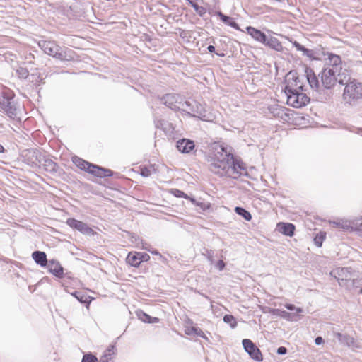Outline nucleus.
Wrapping results in <instances>:
<instances>
[{
	"instance_id": "39",
	"label": "nucleus",
	"mask_w": 362,
	"mask_h": 362,
	"mask_svg": "<svg viewBox=\"0 0 362 362\" xmlns=\"http://www.w3.org/2000/svg\"><path fill=\"white\" fill-rule=\"evenodd\" d=\"M137 316L141 321H143L144 322L149 323V322H151L150 320L151 319V316H150L149 315L145 313L144 312H143L141 310L137 312Z\"/></svg>"
},
{
	"instance_id": "31",
	"label": "nucleus",
	"mask_w": 362,
	"mask_h": 362,
	"mask_svg": "<svg viewBox=\"0 0 362 362\" xmlns=\"http://www.w3.org/2000/svg\"><path fill=\"white\" fill-rule=\"evenodd\" d=\"M72 295L81 303L86 304V307H88L90 303V296H87L83 292L75 291L72 293Z\"/></svg>"
},
{
	"instance_id": "17",
	"label": "nucleus",
	"mask_w": 362,
	"mask_h": 362,
	"mask_svg": "<svg viewBox=\"0 0 362 362\" xmlns=\"http://www.w3.org/2000/svg\"><path fill=\"white\" fill-rule=\"evenodd\" d=\"M287 85H290L291 88H293V89H296L297 90H303V88L302 84H300V78L298 76H296V72L290 71L287 74V78H286Z\"/></svg>"
},
{
	"instance_id": "42",
	"label": "nucleus",
	"mask_w": 362,
	"mask_h": 362,
	"mask_svg": "<svg viewBox=\"0 0 362 362\" xmlns=\"http://www.w3.org/2000/svg\"><path fill=\"white\" fill-rule=\"evenodd\" d=\"M285 307L289 310H296V313H294V315H296V316H298L299 313H301L303 312V310L301 308H296L295 305L293 304H286Z\"/></svg>"
},
{
	"instance_id": "52",
	"label": "nucleus",
	"mask_w": 362,
	"mask_h": 362,
	"mask_svg": "<svg viewBox=\"0 0 362 362\" xmlns=\"http://www.w3.org/2000/svg\"><path fill=\"white\" fill-rule=\"evenodd\" d=\"M207 49L209 52L212 53L215 52V47L213 45H209Z\"/></svg>"
},
{
	"instance_id": "50",
	"label": "nucleus",
	"mask_w": 362,
	"mask_h": 362,
	"mask_svg": "<svg viewBox=\"0 0 362 362\" xmlns=\"http://www.w3.org/2000/svg\"><path fill=\"white\" fill-rule=\"evenodd\" d=\"M344 268H341V269H336L335 271L332 272L330 274H331V275H332L333 274H339V272H344Z\"/></svg>"
},
{
	"instance_id": "54",
	"label": "nucleus",
	"mask_w": 362,
	"mask_h": 362,
	"mask_svg": "<svg viewBox=\"0 0 362 362\" xmlns=\"http://www.w3.org/2000/svg\"><path fill=\"white\" fill-rule=\"evenodd\" d=\"M4 151V146L0 144V153H3Z\"/></svg>"
},
{
	"instance_id": "18",
	"label": "nucleus",
	"mask_w": 362,
	"mask_h": 362,
	"mask_svg": "<svg viewBox=\"0 0 362 362\" xmlns=\"http://www.w3.org/2000/svg\"><path fill=\"white\" fill-rule=\"evenodd\" d=\"M88 173L100 178L111 177L112 175V171L111 170L105 169L93 164H92Z\"/></svg>"
},
{
	"instance_id": "3",
	"label": "nucleus",
	"mask_w": 362,
	"mask_h": 362,
	"mask_svg": "<svg viewBox=\"0 0 362 362\" xmlns=\"http://www.w3.org/2000/svg\"><path fill=\"white\" fill-rule=\"evenodd\" d=\"M345 85L342 98L346 104L355 105L362 101V83L356 80H349Z\"/></svg>"
},
{
	"instance_id": "23",
	"label": "nucleus",
	"mask_w": 362,
	"mask_h": 362,
	"mask_svg": "<svg viewBox=\"0 0 362 362\" xmlns=\"http://www.w3.org/2000/svg\"><path fill=\"white\" fill-rule=\"evenodd\" d=\"M264 45L270 47L271 49H274L277 52L283 51V46L279 40L275 37H267L266 42L264 44Z\"/></svg>"
},
{
	"instance_id": "1",
	"label": "nucleus",
	"mask_w": 362,
	"mask_h": 362,
	"mask_svg": "<svg viewBox=\"0 0 362 362\" xmlns=\"http://www.w3.org/2000/svg\"><path fill=\"white\" fill-rule=\"evenodd\" d=\"M320 75L323 88L322 91H330L337 82L344 84L350 80L349 71L343 68L341 57L332 53L327 54V58L325 59Z\"/></svg>"
},
{
	"instance_id": "9",
	"label": "nucleus",
	"mask_w": 362,
	"mask_h": 362,
	"mask_svg": "<svg viewBox=\"0 0 362 362\" xmlns=\"http://www.w3.org/2000/svg\"><path fill=\"white\" fill-rule=\"evenodd\" d=\"M242 344L245 351L252 359L256 361H262L263 360L260 350L250 339H245L242 341Z\"/></svg>"
},
{
	"instance_id": "19",
	"label": "nucleus",
	"mask_w": 362,
	"mask_h": 362,
	"mask_svg": "<svg viewBox=\"0 0 362 362\" xmlns=\"http://www.w3.org/2000/svg\"><path fill=\"white\" fill-rule=\"evenodd\" d=\"M295 226L291 223L280 222L276 225V230L284 235L292 237L294 235Z\"/></svg>"
},
{
	"instance_id": "15",
	"label": "nucleus",
	"mask_w": 362,
	"mask_h": 362,
	"mask_svg": "<svg viewBox=\"0 0 362 362\" xmlns=\"http://www.w3.org/2000/svg\"><path fill=\"white\" fill-rule=\"evenodd\" d=\"M49 272L57 278H62L64 276V269L60 263L56 260H49L47 264Z\"/></svg>"
},
{
	"instance_id": "28",
	"label": "nucleus",
	"mask_w": 362,
	"mask_h": 362,
	"mask_svg": "<svg viewBox=\"0 0 362 362\" xmlns=\"http://www.w3.org/2000/svg\"><path fill=\"white\" fill-rule=\"evenodd\" d=\"M334 337H336L342 344H345L349 346L354 343V338L349 335L343 334L339 332L334 333Z\"/></svg>"
},
{
	"instance_id": "47",
	"label": "nucleus",
	"mask_w": 362,
	"mask_h": 362,
	"mask_svg": "<svg viewBox=\"0 0 362 362\" xmlns=\"http://www.w3.org/2000/svg\"><path fill=\"white\" fill-rule=\"evenodd\" d=\"M332 98V94H330V93H324L321 96H320V100H329Z\"/></svg>"
},
{
	"instance_id": "13",
	"label": "nucleus",
	"mask_w": 362,
	"mask_h": 362,
	"mask_svg": "<svg viewBox=\"0 0 362 362\" xmlns=\"http://www.w3.org/2000/svg\"><path fill=\"white\" fill-rule=\"evenodd\" d=\"M305 73L307 81L311 88L318 92L322 90L323 88L320 86L318 78L316 76L313 70L307 69Z\"/></svg>"
},
{
	"instance_id": "57",
	"label": "nucleus",
	"mask_w": 362,
	"mask_h": 362,
	"mask_svg": "<svg viewBox=\"0 0 362 362\" xmlns=\"http://www.w3.org/2000/svg\"><path fill=\"white\" fill-rule=\"evenodd\" d=\"M361 293L362 294V288H361Z\"/></svg>"
},
{
	"instance_id": "53",
	"label": "nucleus",
	"mask_w": 362,
	"mask_h": 362,
	"mask_svg": "<svg viewBox=\"0 0 362 362\" xmlns=\"http://www.w3.org/2000/svg\"><path fill=\"white\" fill-rule=\"evenodd\" d=\"M151 322L149 323H156L159 321V319L156 317H151V319L150 320Z\"/></svg>"
},
{
	"instance_id": "10",
	"label": "nucleus",
	"mask_w": 362,
	"mask_h": 362,
	"mask_svg": "<svg viewBox=\"0 0 362 362\" xmlns=\"http://www.w3.org/2000/svg\"><path fill=\"white\" fill-rule=\"evenodd\" d=\"M243 171H245V168L234 160L233 155L232 154V159L226 168L224 176L236 179L243 173Z\"/></svg>"
},
{
	"instance_id": "4",
	"label": "nucleus",
	"mask_w": 362,
	"mask_h": 362,
	"mask_svg": "<svg viewBox=\"0 0 362 362\" xmlns=\"http://www.w3.org/2000/svg\"><path fill=\"white\" fill-rule=\"evenodd\" d=\"M284 91L287 96V104L295 108H300L310 101V98L305 93H300L290 85L286 86Z\"/></svg>"
},
{
	"instance_id": "40",
	"label": "nucleus",
	"mask_w": 362,
	"mask_h": 362,
	"mask_svg": "<svg viewBox=\"0 0 362 362\" xmlns=\"http://www.w3.org/2000/svg\"><path fill=\"white\" fill-rule=\"evenodd\" d=\"M325 238V234H322V233L317 234L314 238V243H315V244L317 247H321L322 245V243H323V240H324Z\"/></svg>"
},
{
	"instance_id": "45",
	"label": "nucleus",
	"mask_w": 362,
	"mask_h": 362,
	"mask_svg": "<svg viewBox=\"0 0 362 362\" xmlns=\"http://www.w3.org/2000/svg\"><path fill=\"white\" fill-rule=\"evenodd\" d=\"M139 256V260H141V263L142 262H146L150 259V256L146 253L138 252Z\"/></svg>"
},
{
	"instance_id": "38",
	"label": "nucleus",
	"mask_w": 362,
	"mask_h": 362,
	"mask_svg": "<svg viewBox=\"0 0 362 362\" xmlns=\"http://www.w3.org/2000/svg\"><path fill=\"white\" fill-rule=\"evenodd\" d=\"M16 73L18 74V76L21 78H27L29 75V71L26 68L23 67H19L16 70Z\"/></svg>"
},
{
	"instance_id": "44",
	"label": "nucleus",
	"mask_w": 362,
	"mask_h": 362,
	"mask_svg": "<svg viewBox=\"0 0 362 362\" xmlns=\"http://www.w3.org/2000/svg\"><path fill=\"white\" fill-rule=\"evenodd\" d=\"M206 254H204L207 259L212 264L214 262V252L211 250H206Z\"/></svg>"
},
{
	"instance_id": "33",
	"label": "nucleus",
	"mask_w": 362,
	"mask_h": 362,
	"mask_svg": "<svg viewBox=\"0 0 362 362\" xmlns=\"http://www.w3.org/2000/svg\"><path fill=\"white\" fill-rule=\"evenodd\" d=\"M185 334L187 335L199 336L204 337V332L201 329L197 327H187L185 329Z\"/></svg>"
},
{
	"instance_id": "49",
	"label": "nucleus",
	"mask_w": 362,
	"mask_h": 362,
	"mask_svg": "<svg viewBox=\"0 0 362 362\" xmlns=\"http://www.w3.org/2000/svg\"><path fill=\"white\" fill-rule=\"evenodd\" d=\"M324 342L323 339L321 337H317L315 339V343L316 345H320Z\"/></svg>"
},
{
	"instance_id": "51",
	"label": "nucleus",
	"mask_w": 362,
	"mask_h": 362,
	"mask_svg": "<svg viewBox=\"0 0 362 362\" xmlns=\"http://www.w3.org/2000/svg\"><path fill=\"white\" fill-rule=\"evenodd\" d=\"M163 122H164V121H163V120H159V121L156 122V127L158 128L163 127Z\"/></svg>"
},
{
	"instance_id": "22",
	"label": "nucleus",
	"mask_w": 362,
	"mask_h": 362,
	"mask_svg": "<svg viewBox=\"0 0 362 362\" xmlns=\"http://www.w3.org/2000/svg\"><path fill=\"white\" fill-rule=\"evenodd\" d=\"M116 355L115 346L112 344L106 350L100 358L99 362H114V358Z\"/></svg>"
},
{
	"instance_id": "14",
	"label": "nucleus",
	"mask_w": 362,
	"mask_h": 362,
	"mask_svg": "<svg viewBox=\"0 0 362 362\" xmlns=\"http://www.w3.org/2000/svg\"><path fill=\"white\" fill-rule=\"evenodd\" d=\"M194 141L187 139H182L177 142V148L182 153H190L194 150Z\"/></svg>"
},
{
	"instance_id": "25",
	"label": "nucleus",
	"mask_w": 362,
	"mask_h": 362,
	"mask_svg": "<svg viewBox=\"0 0 362 362\" xmlns=\"http://www.w3.org/2000/svg\"><path fill=\"white\" fill-rule=\"evenodd\" d=\"M216 15L220 17V19L224 23L227 24L228 25L232 27L233 28H234L237 30H240V28L239 25H238V23L236 22H235L232 18L224 15L221 11H218L216 13Z\"/></svg>"
},
{
	"instance_id": "6",
	"label": "nucleus",
	"mask_w": 362,
	"mask_h": 362,
	"mask_svg": "<svg viewBox=\"0 0 362 362\" xmlns=\"http://www.w3.org/2000/svg\"><path fill=\"white\" fill-rule=\"evenodd\" d=\"M0 107L11 118L16 117V108L13 101V95L9 90H6L1 93Z\"/></svg>"
},
{
	"instance_id": "29",
	"label": "nucleus",
	"mask_w": 362,
	"mask_h": 362,
	"mask_svg": "<svg viewBox=\"0 0 362 362\" xmlns=\"http://www.w3.org/2000/svg\"><path fill=\"white\" fill-rule=\"evenodd\" d=\"M272 313L274 315H279L284 319H286L287 320H291V321L294 320L295 317H296V315H294V313H291L286 310H281L280 309L273 310Z\"/></svg>"
},
{
	"instance_id": "2",
	"label": "nucleus",
	"mask_w": 362,
	"mask_h": 362,
	"mask_svg": "<svg viewBox=\"0 0 362 362\" xmlns=\"http://www.w3.org/2000/svg\"><path fill=\"white\" fill-rule=\"evenodd\" d=\"M231 159L232 153L227 151V147L220 144H214L206 157L209 170L220 177L226 175V168Z\"/></svg>"
},
{
	"instance_id": "11",
	"label": "nucleus",
	"mask_w": 362,
	"mask_h": 362,
	"mask_svg": "<svg viewBox=\"0 0 362 362\" xmlns=\"http://www.w3.org/2000/svg\"><path fill=\"white\" fill-rule=\"evenodd\" d=\"M66 223L69 227L81 232L83 235H91L94 234L93 230L81 221L71 218L67 219Z\"/></svg>"
},
{
	"instance_id": "48",
	"label": "nucleus",
	"mask_w": 362,
	"mask_h": 362,
	"mask_svg": "<svg viewBox=\"0 0 362 362\" xmlns=\"http://www.w3.org/2000/svg\"><path fill=\"white\" fill-rule=\"evenodd\" d=\"M216 267L220 270L222 271L225 267V263L223 260H218L216 263Z\"/></svg>"
},
{
	"instance_id": "56",
	"label": "nucleus",
	"mask_w": 362,
	"mask_h": 362,
	"mask_svg": "<svg viewBox=\"0 0 362 362\" xmlns=\"http://www.w3.org/2000/svg\"><path fill=\"white\" fill-rule=\"evenodd\" d=\"M151 253L155 255H159V252L158 251H152Z\"/></svg>"
},
{
	"instance_id": "36",
	"label": "nucleus",
	"mask_w": 362,
	"mask_h": 362,
	"mask_svg": "<svg viewBox=\"0 0 362 362\" xmlns=\"http://www.w3.org/2000/svg\"><path fill=\"white\" fill-rule=\"evenodd\" d=\"M191 6L193 7L195 11L200 16H203L206 12V10L204 7L199 6L197 3H191Z\"/></svg>"
},
{
	"instance_id": "35",
	"label": "nucleus",
	"mask_w": 362,
	"mask_h": 362,
	"mask_svg": "<svg viewBox=\"0 0 362 362\" xmlns=\"http://www.w3.org/2000/svg\"><path fill=\"white\" fill-rule=\"evenodd\" d=\"M223 322L230 324L231 328H235L237 326L235 318L232 315H226L223 316Z\"/></svg>"
},
{
	"instance_id": "12",
	"label": "nucleus",
	"mask_w": 362,
	"mask_h": 362,
	"mask_svg": "<svg viewBox=\"0 0 362 362\" xmlns=\"http://www.w3.org/2000/svg\"><path fill=\"white\" fill-rule=\"evenodd\" d=\"M24 156L27 164L33 168L37 167L41 163V156L37 151L27 150Z\"/></svg>"
},
{
	"instance_id": "16",
	"label": "nucleus",
	"mask_w": 362,
	"mask_h": 362,
	"mask_svg": "<svg viewBox=\"0 0 362 362\" xmlns=\"http://www.w3.org/2000/svg\"><path fill=\"white\" fill-rule=\"evenodd\" d=\"M293 47L296 48L297 50L303 52V54L308 57L310 59L312 60H317L320 59V54L313 49H309L305 48L304 46L300 45L297 41H293Z\"/></svg>"
},
{
	"instance_id": "5",
	"label": "nucleus",
	"mask_w": 362,
	"mask_h": 362,
	"mask_svg": "<svg viewBox=\"0 0 362 362\" xmlns=\"http://www.w3.org/2000/svg\"><path fill=\"white\" fill-rule=\"evenodd\" d=\"M193 117H197L202 120L209 121V118L206 115L204 107L195 100L182 101L181 109Z\"/></svg>"
},
{
	"instance_id": "41",
	"label": "nucleus",
	"mask_w": 362,
	"mask_h": 362,
	"mask_svg": "<svg viewBox=\"0 0 362 362\" xmlns=\"http://www.w3.org/2000/svg\"><path fill=\"white\" fill-rule=\"evenodd\" d=\"M151 170L147 167H143L140 169V175L144 177L151 176Z\"/></svg>"
},
{
	"instance_id": "37",
	"label": "nucleus",
	"mask_w": 362,
	"mask_h": 362,
	"mask_svg": "<svg viewBox=\"0 0 362 362\" xmlns=\"http://www.w3.org/2000/svg\"><path fill=\"white\" fill-rule=\"evenodd\" d=\"M81 362H99V361L92 354H86L83 355Z\"/></svg>"
},
{
	"instance_id": "20",
	"label": "nucleus",
	"mask_w": 362,
	"mask_h": 362,
	"mask_svg": "<svg viewBox=\"0 0 362 362\" xmlns=\"http://www.w3.org/2000/svg\"><path fill=\"white\" fill-rule=\"evenodd\" d=\"M247 33L256 41L264 44L267 38V35L261 30L256 29L252 26H247Z\"/></svg>"
},
{
	"instance_id": "21",
	"label": "nucleus",
	"mask_w": 362,
	"mask_h": 362,
	"mask_svg": "<svg viewBox=\"0 0 362 362\" xmlns=\"http://www.w3.org/2000/svg\"><path fill=\"white\" fill-rule=\"evenodd\" d=\"M329 224L332 228H339L343 230H351V221L339 218L335 221H330Z\"/></svg>"
},
{
	"instance_id": "46",
	"label": "nucleus",
	"mask_w": 362,
	"mask_h": 362,
	"mask_svg": "<svg viewBox=\"0 0 362 362\" xmlns=\"http://www.w3.org/2000/svg\"><path fill=\"white\" fill-rule=\"evenodd\" d=\"M276 353L279 355H284L287 353V349L284 346H280L277 349Z\"/></svg>"
},
{
	"instance_id": "30",
	"label": "nucleus",
	"mask_w": 362,
	"mask_h": 362,
	"mask_svg": "<svg viewBox=\"0 0 362 362\" xmlns=\"http://www.w3.org/2000/svg\"><path fill=\"white\" fill-rule=\"evenodd\" d=\"M127 262L131 266L134 267H138L141 264V260H139V256L138 252L135 253H129L127 257Z\"/></svg>"
},
{
	"instance_id": "43",
	"label": "nucleus",
	"mask_w": 362,
	"mask_h": 362,
	"mask_svg": "<svg viewBox=\"0 0 362 362\" xmlns=\"http://www.w3.org/2000/svg\"><path fill=\"white\" fill-rule=\"evenodd\" d=\"M173 194L177 197H185L186 199L188 198V196L186 194H185L182 191L179 189H174Z\"/></svg>"
},
{
	"instance_id": "32",
	"label": "nucleus",
	"mask_w": 362,
	"mask_h": 362,
	"mask_svg": "<svg viewBox=\"0 0 362 362\" xmlns=\"http://www.w3.org/2000/svg\"><path fill=\"white\" fill-rule=\"evenodd\" d=\"M235 211L237 214L243 217L246 221H249L252 219L251 214L243 207L236 206L235 208Z\"/></svg>"
},
{
	"instance_id": "26",
	"label": "nucleus",
	"mask_w": 362,
	"mask_h": 362,
	"mask_svg": "<svg viewBox=\"0 0 362 362\" xmlns=\"http://www.w3.org/2000/svg\"><path fill=\"white\" fill-rule=\"evenodd\" d=\"M42 167L45 171L50 173H56L58 168L57 164L49 158L44 159Z\"/></svg>"
},
{
	"instance_id": "8",
	"label": "nucleus",
	"mask_w": 362,
	"mask_h": 362,
	"mask_svg": "<svg viewBox=\"0 0 362 362\" xmlns=\"http://www.w3.org/2000/svg\"><path fill=\"white\" fill-rule=\"evenodd\" d=\"M161 102L173 110H180L182 105V97L178 94L168 93L161 98Z\"/></svg>"
},
{
	"instance_id": "55",
	"label": "nucleus",
	"mask_w": 362,
	"mask_h": 362,
	"mask_svg": "<svg viewBox=\"0 0 362 362\" xmlns=\"http://www.w3.org/2000/svg\"><path fill=\"white\" fill-rule=\"evenodd\" d=\"M187 1L189 2V5L191 6V3H196L197 0H187Z\"/></svg>"
},
{
	"instance_id": "27",
	"label": "nucleus",
	"mask_w": 362,
	"mask_h": 362,
	"mask_svg": "<svg viewBox=\"0 0 362 362\" xmlns=\"http://www.w3.org/2000/svg\"><path fill=\"white\" fill-rule=\"evenodd\" d=\"M73 162L75 163V165L80 168L81 170H83L86 172H89L90 168L92 165L91 163H88V161H86L83 160L82 158H80L78 157H75L73 158Z\"/></svg>"
},
{
	"instance_id": "34",
	"label": "nucleus",
	"mask_w": 362,
	"mask_h": 362,
	"mask_svg": "<svg viewBox=\"0 0 362 362\" xmlns=\"http://www.w3.org/2000/svg\"><path fill=\"white\" fill-rule=\"evenodd\" d=\"M351 230H356L362 234V218L351 221Z\"/></svg>"
},
{
	"instance_id": "7",
	"label": "nucleus",
	"mask_w": 362,
	"mask_h": 362,
	"mask_svg": "<svg viewBox=\"0 0 362 362\" xmlns=\"http://www.w3.org/2000/svg\"><path fill=\"white\" fill-rule=\"evenodd\" d=\"M38 45L45 54L60 60L65 59L66 55L62 52V47L54 41L40 40Z\"/></svg>"
},
{
	"instance_id": "24",
	"label": "nucleus",
	"mask_w": 362,
	"mask_h": 362,
	"mask_svg": "<svg viewBox=\"0 0 362 362\" xmlns=\"http://www.w3.org/2000/svg\"><path fill=\"white\" fill-rule=\"evenodd\" d=\"M32 257L35 262L41 267L47 266L49 262L47 259V255L44 252L35 251L32 254Z\"/></svg>"
}]
</instances>
